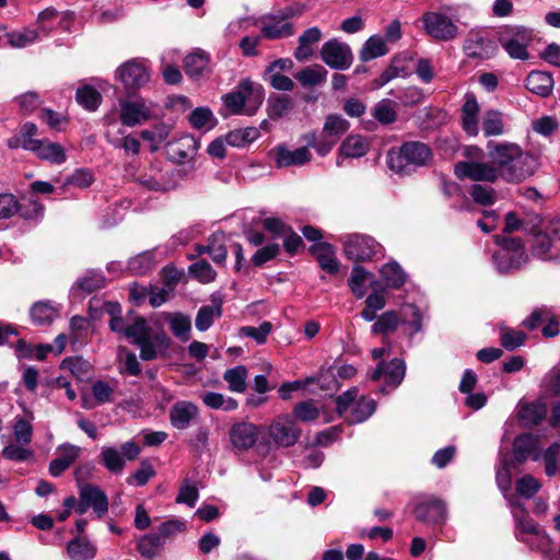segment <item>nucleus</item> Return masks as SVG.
Returning <instances> with one entry per match:
<instances>
[{"instance_id": "obj_61", "label": "nucleus", "mask_w": 560, "mask_h": 560, "mask_svg": "<svg viewBox=\"0 0 560 560\" xmlns=\"http://www.w3.org/2000/svg\"><path fill=\"white\" fill-rule=\"evenodd\" d=\"M399 318L395 311H387L383 313L372 326L374 334H387L395 331L398 327Z\"/></svg>"}, {"instance_id": "obj_48", "label": "nucleus", "mask_w": 560, "mask_h": 560, "mask_svg": "<svg viewBox=\"0 0 560 560\" xmlns=\"http://www.w3.org/2000/svg\"><path fill=\"white\" fill-rule=\"evenodd\" d=\"M170 329L180 341L186 342L190 339L191 320L188 315L175 313L170 315Z\"/></svg>"}, {"instance_id": "obj_55", "label": "nucleus", "mask_w": 560, "mask_h": 560, "mask_svg": "<svg viewBox=\"0 0 560 560\" xmlns=\"http://www.w3.org/2000/svg\"><path fill=\"white\" fill-rule=\"evenodd\" d=\"M467 57L472 59H486L488 57V45L479 35H471L464 45Z\"/></svg>"}, {"instance_id": "obj_44", "label": "nucleus", "mask_w": 560, "mask_h": 560, "mask_svg": "<svg viewBox=\"0 0 560 560\" xmlns=\"http://www.w3.org/2000/svg\"><path fill=\"white\" fill-rule=\"evenodd\" d=\"M349 128V121L341 115L330 114L326 117L322 132L338 142Z\"/></svg>"}, {"instance_id": "obj_8", "label": "nucleus", "mask_w": 560, "mask_h": 560, "mask_svg": "<svg viewBox=\"0 0 560 560\" xmlns=\"http://www.w3.org/2000/svg\"><path fill=\"white\" fill-rule=\"evenodd\" d=\"M261 434L260 427L249 421H238L229 430V441L235 454L252 450Z\"/></svg>"}, {"instance_id": "obj_51", "label": "nucleus", "mask_w": 560, "mask_h": 560, "mask_svg": "<svg viewBox=\"0 0 560 560\" xmlns=\"http://www.w3.org/2000/svg\"><path fill=\"white\" fill-rule=\"evenodd\" d=\"M222 315L221 304L217 305H203L199 308L195 325L199 331L208 330L213 324L214 318H219Z\"/></svg>"}, {"instance_id": "obj_43", "label": "nucleus", "mask_w": 560, "mask_h": 560, "mask_svg": "<svg viewBox=\"0 0 560 560\" xmlns=\"http://www.w3.org/2000/svg\"><path fill=\"white\" fill-rule=\"evenodd\" d=\"M380 272L386 287L393 289L401 288L407 279V275L396 261L383 265Z\"/></svg>"}, {"instance_id": "obj_63", "label": "nucleus", "mask_w": 560, "mask_h": 560, "mask_svg": "<svg viewBox=\"0 0 560 560\" xmlns=\"http://www.w3.org/2000/svg\"><path fill=\"white\" fill-rule=\"evenodd\" d=\"M186 530V523L182 520H167L163 522L156 529L155 534L165 544L167 539Z\"/></svg>"}, {"instance_id": "obj_20", "label": "nucleus", "mask_w": 560, "mask_h": 560, "mask_svg": "<svg viewBox=\"0 0 560 560\" xmlns=\"http://www.w3.org/2000/svg\"><path fill=\"white\" fill-rule=\"evenodd\" d=\"M547 410L548 407L541 399L521 400L517 406V417L525 427H532L546 418Z\"/></svg>"}, {"instance_id": "obj_18", "label": "nucleus", "mask_w": 560, "mask_h": 560, "mask_svg": "<svg viewBox=\"0 0 560 560\" xmlns=\"http://www.w3.org/2000/svg\"><path fill=\"white\" fill-rule=\"evenodd\" d=\"M120 121L124 126L133 127L152 118L150 107L142 101H124L120 103Z\"/></svg>"}, {"instance_id": "obj_6", "label": "nucleus", "mask_w": 560, "mask_h": 560, "mask_svg": "<svg viewBox=\"0 0 560 560\" xmlns=\"http://www.w3.org/2000/svg\"><path fill=\"white\" fill-rule=\"evenodd\" d=\"M498 40L511 58L527 60L533 31L524 26H505L498 32Z\"/></svg>"}, {"instance_id": "obj_46", "label": "nucleus", "mask_w": 560, "mask_h": 560, "mask_svg": "<svg viewBox=\"0 0 560 560\" xmlns=\"http://www.w3.org/2000/svg\"><path fill=\"white\" fill-rule=\"evenodd\" d=\"M202 402L210 409L233 411L237 409L238 402L232 397H224L217 392H206L201 395Z\"/></svg>"}, {"instance_id": "obj_31", "label": "nucleus", "mask_w": 560, "mask_h": 560, "mask_svg": "<svg viewBox=\"0 0 560 560\" xmlns=\"http://www.w3.org/2000/svg\"><path fill=\"white\" fill-rule=\"evenodd\" d=\"M59 316V310L51 301H37L30 308V317L33 324L49 326Z\"/></svg>"}, {"instance_id": "obj_64", "label": "nucleus", "mask_w": 560, "mask_h": 560, "mask_svg": "<svg viewBox=\"0 0 560 560\" xmlns=\"http://www.w3.org/2000/svg\"><path fill=\"white\" fill-rule=\"evenodd\" d=\"M293 416L302 422H311L318 418L319 410L312 400L302 401L294 406Z\"/></svg>"}, {"instance_id": "obj_22", "label": "nucleus", "mask_w": 560, "mask_h": 560, "mask_svg": "<svg viewBox=\"0 0 560 560\" xmlns=\"http://www.w3.org/2000/svg\"><path fill=\"white\" fill-rule=\"evenodd\" d=\"M26 145L28 151L34 152L42 160L55 164H62L67 160L65 149L57 142L38 140L37 142H28Z\"/></svg>"}, {"instance_id": "obj_16", "label": "nucleus", "mask_w": 560, "mask_h": 560, "mask_svg": "<svg viewBox=\"0 0 560 560\" xmlns=\"http://www.w3.org/2000/svg\"><path fill=\"white\" fill-rule=\"evenodd\" d=\"M270 154L277 168L303 166L312 160V153L307 147L291 151L285 145L279 144L270 151Z\"/></svg>"}, {"instance_id": "obj_50", "label": "nucleus", "mask_w": 560, "mask_h": 560, "mask_svg": "<svg viewBox=\"0 0 560 560\" xmlns=\"http://www.w3.org/2000/svg\"><path fill=\"white\" fill-rule=\"evenodd\" d=\"M293 108V101L289 95H275L268 98V116L279 119L289 114Z\"/></svg>"}, {"instance_id": "obj_60", "label": "nucleus", "mask_w": 560, "mask_h": 560, "mask_svg": "<svg viewBox=\"0 0 560 560\" xmlns=\"http://www.w3.org/2000/svg\"><path fill=\"white\" fill-rule=\"evenodd\" d=\"M560 457V443H552L544 453L540 452V459L545 465V472L552 477L558 471V459Z\"/></svg>"}, {"instance_id": "obj_36", "label": "nucleus", "mask_w": 560, "mask_h": 560, "mask_svg": "<svg viewBox=\"0 0 560 560\" xmlns=\"http://www.w3.org/2000/svg\"><path fill=\"white\" fill-rule=\"evenodd\" d=\"M210 57L203 50L187 55L184 59L185 73L190 78L201 77L209 68Z\"/></svg>"}, {"instance_id": "obj_3", "label": "nucleus", "mask_w": 560, "mask_h": 560, "mask_svg": "<svg viewBox=\"0 0 560 560\" xmlns=\"http://www.w3.org/2000/svg\"><path fill=\"white\" fill-rule=\"evenodd\" d=\"M432 159L430 147L420 141H406L397 150L388 151L386 162L388 167L398 174H410L425 166Z\"/></svg>"}, {"instance_id": "obj_39", "label": "nucleus", "mask_w": 560, "mask_h": 560, "mask_svg": "<svg viewBox=\"0 0 560 560\" xmlns=\"http://www.w3.org/2000/svg\"><path fill=\"white\" fill-rule=\"evenodd\" d=\"M328 71L320 65L305 67L294 78L303 88H311L323 84L327 79Z\"/></svg>"}, {"instance_id": "obj_28", "label": "nucleus", "mask_w": 560, "mask_h": 560, "mask_svg": "<svg viewBox=\"0 0 560 560\" xmlns=\"http://www.w3.org/2000/svg\"><path fill=\"white\" fill-rule=\"evenodd\" d=\"M454 174L459 179L490 180V166L486 163L460 161L455 164Z\"/></svg>"}, {"instance_id": "obj_34", "label": "nucleus", "mask_w": 560, "mask_h": 560, "mask_svg": "<svg viewBox=\"0 0 560 560\" xmlns=\"http://www.w3.org/2000/svg\"><path fill=\"white\" fill-rule=\"evenodd\" d=\"M526 89L541 97H547L553 88V79L545 71H532L525 81Z\"/></svg>"}, {"instance_id": "obj_38", "label": "nucleus", "mask_w": 560, "mask_h": 560, "mask_svg": "<svg viewBox=\"0 0 560 560\" xmlns=\"http://www.w3.org/2000/svg\"><path fill=\"white\" fill-rule=\"evenodd\" d=\"M369 142L359 135L348 136L339 148V154L345 158L358 159L369 151Z\"/></svg>"}, {"instance_id": "obj_57", "label": "nucleus", "mask_w": 560, "mask_h": 560, "mask_svg": "<svg viewBox=\"0 0 560 560\" xmlns=\"http://www.w3.org/2000/svg\"><path fill=\"white\" fill-rule=\"evenodd\" d=\"M189 122L196 129H211L217 124V119L208 107H197L191 112Z\"/></svg>"}, {"instance_id": "obj_10", "label": "nucleus", "mask_w": 560, "mask_h": 560, "mask_svg": "<svg viewBox=\"0 0 560 560\" xmlns=\"http://www.w3.org/2000/svg\"><path fill=\"white\" fill-rule=\"evenodd\" d=\"M268 435L278 447L293 446L301 436V429L289 416H278L268 427Z\"/></svg>"}, {"instance_id": "obj_45", "label": "nucleus", "mask_w": 560, "mask_h": 560, "mask_svg": "<svg viewBox=\"0 0 560 560\" xmlns=\"http://www.w3.org/2000/svg\"><path fill=\"white\" fill-rule=\"evenodd\" d=\"M105 284V278L100 272L91 271L86 273L84 277L78 279L74 285L71 289V293L73 295L79 294V291L82 293L90 294L98 289H102Z\"/></svg>"}, {"instance_id": "obj_19", "label": "nucleus", "mask_w": 560, "mask_h": 560, "mask_svg": "<svg viewBox=\"0 0 560 560\" xmlns=\"http://www.w3.org/2000/svg\"><path fill=\"white\" fill-rule=\"evenodd\" d=\"M261 37L275 40L288 38L294 34L291 22L284 21L279 14L267 15L261 19Z\"/></svg>"}, {"instance_id": "obj_58", "label": "nucleus", "mask_w": 560, "mask_h": 560, "mask_svg": "<svg viewBox=\"0 0 560 560\" xmlns=\"http://www.w3.org/2000/svg\"><path fill=\"white\" fill-rule=\"evenodd\" d=\"M154 267V255L151 252H143L128 261V269L135 275H144Z\"/></svg>"}, {"instance_id": "obj_54", "label": "nucleus", "mask_w": 560, "mask_h": 560, "mask_svg": "<svg viewBox=\"0 0 560 560\" xmlns=\"http://www.w3.org/2000/svg\"><path fill=\"white\" fill-rule=\"evenodd\" d=\"M373 117L383 125L395 122L397 119L396 103L388 98L380 101L373 109Z\"/></svg>"}, {"instance_id": "obj_32", "label": "nucleus", "mask_w": 560, "mask_h": 560, "mask_svg": "<svg viewBox=\"0 0 560 560\" xmlns=\"http://www.w3.org/2000/svg\"><path fill=\"white\" fill-rule=\"evenodd\" d=\"M375 409L376 402L374 399L361 396L343 417L351 424L361 423L368 420L374 413Z\"/></svg>"}, {"instance_id": "obj_5", "label": "nucleus", "mask_w": 560, "mask_h": 560, "mask_svg": "<svg viewBox=\"0 0 560 560\" xmlns=\"http://www.w3.org/2000/svg\"><path fill=\"white\" fill-rule=\"evenodd\" d=\"M415 517L425 524H444L447 520V504L432 494H417L411 500Z\"/></svg>"}, {"instance_id": "obj_12", "label": "nucleus", "mask_w": 560, "mask_h": 560, "mask_svg": "<svg viewBox=\"0 0 560 560\" xmlns=\"http://www.w3.org/2000/svg\"><path fill=\"white\" fill-rule=\"evenodd\" d=\"M406 374V365L404 360L395 358L389 362H380L377 368L372 372L371 380L380 381L384 377V384L380 387V392L387 394L398 387Z\"/></svg>"}, {"instance_id": "obj_40", "label": "nucleus", "mask_w": 560, "mask_h": 560, "mask_svg": "<svg viewBox=\"0 0 560 560\" xmlns=\"http://www.w3.org/2000/svg\"><path fill=\"white\" fill-rule=\"evenodd\" d=\"M197 152V143L192 137H184L173 143L170 149L172 159L177 163L191 160Z\"/></svg>"}, {"instance_id": "obj_41", "label": "nucleus", "mask_w": 560, "mask_h": 560, "mask_svg": "<svg viewBox=\"0 0 560 560\" xmlns=\"http://www.w3.org/2000/svg\"><path fill=\"white\" fill-rule=\"evenodd\" d=\"M388 51L385 39L380 35H372L361 47L360 59L363 62L382 57Z\"/></svg>"}, {"instance_id": "obj_29", "label": "nucleus", "mask_w": 560, "mask_h": 560, "mask_svg": "<svg viewBox=\"0 0 560 560\" xmlns=\"http://www.w3.org/2000/svg\"><path fill=\"white\" fill-rule=\"evenodd\" d=\"M323 37L322 31L317 26L305 30L299 37V46L294 50V58L298 61H306L313 55V45L317 44Z\"/></svg>"}, {"instance_id": "obj_42", "label": "nucleus", "mask_w": 560, "mask_h": 560, "mask_svg": "<svg viewBox=\"0 0 560 560\" xmlns=\"http://www.w3.org/2000/svg\"><path fill=\"white\" fill-rule=\"evenodd\" d=\"M260 132L256 127H246L231 130L225 136L226 144L235 148H244L255 141Z\"/></svg>"}, {"instance_id": "obj_56", "label": "nucleus", "mask_w": 560, "mask_h": 560, "mask_svg": "<svg viewBox=\"0 0 560 560\" xmlns=\"http://www.w3.org/2000/svg\"><path fill=\"white\" fill-rule=\"evenodd\" d=\"M372 275L361 266L353 267L349 279V287L358 299L365 295L364 284Z\"/></svg>"}, {"instance_id": "obj_17", "label": "nucleus", "mask_w": 560, "mask_h": 560, "mask_svg": "<svg viewBox=\"0 0 560 560\" xmlns=\"http://www.w3.org/2000/svg\"><path fill=\"white\" fill-rule=\"evenodd\" d=\"M175 177H180V171L171 173L158 171L154 174L143 173L136 178V182L148 190L166 192L174 190L178 186Z\"/></svg>"}, {"instance_id": "obj_11", "label": "nucleus", "mask_w": 560, "mask_h": 560, "mask_svg": "<svg viewBox=\"0 0 560 560\" xmlns=\"http://www.w3.org/2000/svg\"><path fill=\"white\" fill-rule=\"evenodd\" d=\"M342 244L346 256L355 261L372 259L381 248L374 238L363 234L347 235Z\"/></svg>"}, {"instance_id": "obj_4", "label": "nucleus", "mask_w": 560, "mask_h": 560, "mask_svg": "<svg viewBox=\"0 0 560 560\" xmlns=\"http://www.w3.org/2000/svg\"><path fill=\"white\" fill-rule=\"evenodd\" d=\"M495 264L500 272H509L520 268L527 261L525 247L520 238L498 236L495 238Z\"/></svg>"}, {"instance_id": "obj_30", "label": "nucleus", "mask_w": 560, "mask_h": 560, "mask_svg": "<svg viewBox=\"0 0 560 560\" xmlns=\"http://www.w3.org/2000/svg\"><path fill=\"white\" fill-rule=\"evenodd\" d=\"M80 499L85 500L98 517L108 511V500L104 491L98 487L86 483L80 489Z\"/></svg>"}, {"instance_id": "obj_2", "label": "nucleus", "mask_w": 560, "mask_h": 560, "mask_svg": "<svg viewBox=\"0 0 560 560\" xmlns=\"http://www.w3.org/2000/svg\"><path fill=\"white\" fill-rule=\"evenodd\" d=\"M140 349V358L151 361L158 358L161 351L168 348L170 339L163 330L153 332L143 316H136L124 335Z\"/></svg>"}, {"instance_id": "obj_26", "label": "nucleus", "mask_w": 560, "mask_h": 560, "mask_svg": "<svg viewBox=\"0 0 560 560\" xmlns=\"http://www.w3.org/2000/svg\"><path fill=\"white\" fill-rule=\"evenodd\" d=\"M514 455L517 460L523 462L527 458L540 460V450L538 438L533 434H522L517 436L513 444Z\"/></svg>"}, {"instance_id": "obj_52", "label": "nucleus", "mask_w": 560, "mask_h": 560, "mask_svg": "<svg viewBox=\"0 0 560 560\" xmlns=\"http://www.w3.org/2000/svg\"><path fill=\"white\" fill-rule=\"evenodd\" d=\"M247 369L237 365L229 369L223 374V380L229 384V389L235 393H243L246 389Z\"/></svg>"}, {"instance_id": "obj_25", "label": "nucleus", "mask_w": 560, "mask_h": 560, "mask_svg": "<svg viewBox=\"0 0 560 560\" xmlns=\"http://www.w3.org/2000/svg\"><path fill=\"white\" fill-rule=\"evenodd\" d=\"M310 253L316 258L319 267L330 275L339 271L335 248L329 243H315L310 247Z\"/></svg>"}, {"instance_id": "obj_14", "label": "nucleus", "mask_w": 560, "mask_h": 560, "mask_svg": "<svg viewBox=\"0 0 560 560\" xmlns=\"http://www.w3.org/2000/svg\"><path fill=\"white\" fill-rule=\"evenodd\" d=\"M117 75L127 90H138L149 81V71L140 59H131L117 69Z\"/></svg>"}, {"instance_id": "obj_15", "label": "nucleus", "mask_w": 560, "mask_h": 560, "mask_svg": "<svg viewBox=\"0 0 560 560\" xmlns=\"http://www.w3.org/2000/svg\"><path fill=\"white\" fill-rule=\"evenodd\" d=\"M516 538L528 545L532 549L539 548L547 544L548 536L540 529L537 524L526 514L515 516Z\"/></svg>"}, {"instance_id": "obj_9", "label": "nucleus", "mask_w": 560, "mask_h": 560, "mask_svg": "<svg viewBox=\"0 0 560 560\" xmlns=\"http://www.w3.org/2000/svg\"><path fill=\"white\" fill-rule=\"evenodd\" d=\"M319 54L325 65L334 70H347L353 62L350 46L337 38L324 43Z\"/></svg>"}, {"instance_id": "obj_23", "label": "nucleus", "mask_w": 560, "mask_h": 560, "mask_svg": "<svg viewBox=\"0 0 560 560\" xmlns=\"http://www.w3.org/2000/svg\"><path fill=\"white\" fill-rule=\"evenodd\" d=\"M465 102L462 107V127L469 136L478 133V121L480 107L476 96L472 93H466Z\"/></svg>"}, {"instance_id": "obj_21", "label": "nucleus", "mask_w": 560, "mask_h": 560, "mask_svg": "<svg viewBox=\"0 0 560 560\" xmlns=\"http://www.w3.org/2000/svg\"><path fill=\"white\" fill-rule=\"evenodd\" d=\"M198 407L191 401H177L170 410V421L177 430H185L190 422L198 416Z\"/></svg>"}, {"instance_id": "obj_27", "label": "nucleus", "mask_w": 560, "mask_h": 560, "mask_svg": "<svg viewBox=\"0 0 560 560\" xmlns=\"http://www.w3.org/2000/svg\"><path fill=\"white\" fill-rule=\"evenodd\" d=\"M240 89H243L246 96L245 115H255L265 100V90L262 85L245 78L240 81Z\"/></svg>"}, {"instance_id": "obj_24", "label": "nucleus", "mask_w": 560, "mask_h": 560, "mask_svg": "<svg viewBox=\"0 0 560 560\" xmlns=\"http://www.w3.org/2000/svg\"><path fill=\"white\" fill-rule=\"evenodd\" d=\"M81 448L73 444H65L59 447L56 458L49 463V472L52 477H59L79 458Z\"/></svg>"}, {"instance_id": "obj_33", "label": "nucleus", "mask_w": 560, "mask_h": 560, "mask_svg": "<svg viewBox=\"0 0 560 560\" xmlns=\"http://www.w3.org/2000/svg\"><path fill=\"white\" fill-rule=\"evenodd\" d=\"M97 548L86 537H74L67 545V555L71 560H93Z\"/></svg>"}, {"instance_id": "obj_59", "label": "nucleus", "mask_w": 560, "mask_h": 560, "mask_svg": "<svg viewBox=\"0 0 560 560\" xmlns=\"http://www.w3.org/2000/svg\"><path fill=\"white\" fill-rule=\"evenodd\" d=\"M526 339V335L521 330H515L509 327L500 328V341L503 348L513 351L521 347Z\"/></svg>"}, {"instance_id": "obj_37", "label": "nucleus", "mask_w": 560, "mask_h": 560, "mask_svg": "<svg viewBox=\"0 0 560 560\" xmlns=\"http://www.w3.org/2000/svg\"><path fill=\"white\" fill-rule=\"evenodd\" d=\"M103 310L105 313L110 315V319L108 323L109 329L113 332H117L120 335H125L127 327L131 323L130 315L132 312H130L127 317L121 316V306L118 302H106L103 306Z\"/></svg>"}, {"instance_id": "obj_35", "label": "nucleus", "mask_w": 560, "mask_h": 560, "mask_svg": "<svg viewBox=\"0 0 560 560\" xmlns=\"http://www.w3.org/2000/svg\"><path fill=\"white\" fill-rule=\"evenodd\" d=\"M164 545L155 533H150L137 540V550L145 560H156L162 553Z\"/></svg>"}, {"instance_id": "obj_13", "label": "nucleus", "mask_w": 560, "mask_h": 560, "mask_svg": "<svg viewBox=\"0 0 560 560\" xmlns=\"http://www.w3.org/2000/svg\"><path fill=\"white\" fill-rule=\"evenodd\" d=\"M425 32L436 40L447 42L457 36V26L444 14L427 12L422 16Z\"/></svg>"}, {"instance_id": "obj_1", "label": "nucleus", "mask_w": 560, "mask_h": 560, "mask_svg": "<svg viewBox=\"0 0 560 560\" xmlns=\"http://www.w3.org/2000/svg\"><path fill=\"white\" fill-rule=\"evenodd\" d=\"M538 168L533 154L523 151L515 143L492 145V182L502 178L508 183H520L532 176Z\"/></svg>"}, {"instance_id": "obj_47", "label": "nucleus", "mask_w": 560, "mask_h": 560, "mask_svg": "<svg viewBox=\"0 0 560 560\" xmlns=\"http://www.w3.org/2000/svg\"><path fill=\"white\" fill-rule=\"evenodd\" d=\"M75 100L86 110L94 112L102 102V95L94 86L85 84L77 90Z\"/></svg>"}, {"instance_id": "obj_49", "label": "nucleus", "mask_w": 560, "mask_h": 560, "mask_svg": "<svg viewBox=\"0 0 560 560\" xmlns=\"http://www.w3.org/2000/svg\"><path fill=\"white\" fill-rule=\"evenodd\" d=\"M8 45L12 48H25L34 44L39 34L36 30L25 27L21 31H12L5 34Z\"/></svg>"}, {"instance_id": "obj_53", "label": "nucleus", "mask_w": 560, "mask_h": 560, "mask_svg": "<svg viewBox=\"0 0 560 560\" xmlns=\"http://www.w3.org/2000/svg\"><path fill=\"white\" fill-rule=\"evenodd\" d=\"M222 101L231 115H245L246 96L243 89H240V83L235 91L224 94Z\"/></svg>"}, {"instance_id": "obj_7", "label": "nucleus", "mask_w": 560, "mask_h": 560, "mask_svg": "<svg viewBox=\"0 0 560 560\" xmlns=\"http://www.w3.org/2000/svg\"><path fill=\"white\" fill-rule=\"evenodd\" d=\"M141 450L133 441H128L120 446V451L114 446H103L100 453L102 465L112 474H120L126 460L136 459Z\"/></svg>"}, {"instance_id": "obj_62", "label": "nucleus", "mask_w": 560, "mask_h": 560, "mask_svg": "<svg viewBox=\"0 0 560 560\" xmlns=\"http://www.w3.org/2000/svg\"><path fill=\"white\" fill-rule=\"evenodd\" d=\"M190 275L201 283H209L214 281L217 277L215 270L206 259H200L189 266Z\"/></svg>"}]
</instances>
